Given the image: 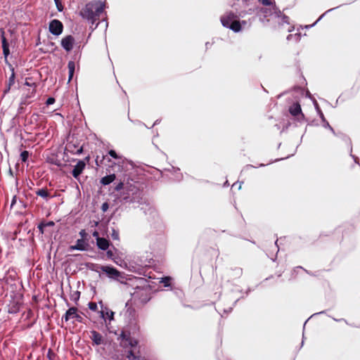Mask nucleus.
<instances>
[{"label":"nucleus","instance_id":"f257e3e1","mask_svg":"<svg viewBox=\"0 0 360 360\" xmlns=\"http://www.w3.org/2000/svg\"><path fill=\"white\" fill-rule=\"evenodd\" d=\"M105 4L101 1L93 0L87 3L79 11L82 18L91 24L90 28L94 30L100 23L101 15L103 14Z\"/></svg>","mask_w":360,"mask_h":360},{"label":"nucleus","instance_id":"f03ea898","mask_svg":"<svg viewBox=\"0 0 360 360\" xmlns=\"http://www.w3.org/2000/svg\"><path fill=\"white\" fill-rule=\"evenodd\" d=\"M132 296L136 305H144L151 299L150 292L144 288H136Z\"/></svg>","mask_w":360,"mask_h":360},{"label":"nucleus","instance_id":"7ed1b4c3","mask_svg":"<svg viewBox=\"0 0 360 360\" xmlns=\"http://www.w3.org/2000/svg\"><path fill=\"white\" fill-rule=\"evenodd\" d=\"M101 269L103 272L105 273L110 278L117 279L121 276V273L115 267L110 266H96V269H93L96 271Z\"/></svg>","mask_w":360,"mask_h":360},{"label":"nucleus","instance_id":"20e7f679","mask_svg":"<svg viewBox=\"0 0 360 360\" xmlns=\"http://www.w3.org/2000/svg\"><path fill=\"white\" fill-rule=\"evenodd\" d=\"M65 150L72 154H81L83 151V147L80 146V143L77 139L72 138V139L67 143Z\"/></svg>","mask_w":360,"mask_h":360},{"label":"nucleus","instance_id":"39448f33","mask_svg":"<svg viewBox=\"0 0 360 360\" xmlns=\"http://www.w3.org/2000/svg\"><path fill=\"white\" fill-rule=\"evenodd\" d=\"M77 311L78 309L77 307H70L67 310L65 315L62 317V319H64L65 321H68L71 319H75L79 323H83L84 319L77 313Z\"/></svg>","mask_w":360,"mask_h":360},{"label":"nucleus","instance_id":"423d86ee","mask_svg":"<svg viewBox=\"0 0 360 360\" xmlns=\"http://www.w3.org/2000/svg\"><path fill=\"white\" fill-rule=\"evenodd\" d=\"M278 29L287 32H292L294 26L290 24L289 17L286 15L278 16Z\"/></svg>","mask_w":360,"mask_h":360},{"label":"nucleus","instance_id":"0eeeda50","mask_svg":"<svg viewBox=\"0 0 360 360\" xmlns=\"http://www.w3.org/2000/svg\"><path fill=\"white\" fill-rule=\"evenodd\" d=\"M49 32L53 35H59L63 32V25L57 19L52 20L49 26Z\"/></svg>","mask_w":360,"mask_h":360},{"label":"nucleus","instance_id":"6e6552de","mask_svg":"<svg viewBox=\"0 0 360 360\" xmlns=\"http://www.w3.org/2000/svg\"><path fill=\"white\" fill-rule=\"evenodd\" d=\"M75 41V38L72 35H68L62 39L61 46L66 51L69 52L73 49Z\"/></svg>","mask_w":360,"mask_h":360},{"label":"nucleus","instance_id":"1a4fd4ad","mask_svg":"<svg viewBox=\"0 0 360 360\" xmlns=\"http://www.w3.org/2000/svg\"><path fill=\"white\" fill-rule=\"evenodd\" d=\"M85 169V161L79 160L72 171V175L74 178L77 179Z\"/></svg>","mask_w":360,"mask_h":360},{"label":"nucleus","instance_id":"9d476101","mask_svg":"<svg viewBox=\"0 0 360 360\" xmlns=\"http://www.w3.org/2000/svg\"><path fill=\"white\" fill-rule=\"evenodd\" d=\"M290 113L294 117H304V114L302 112L301 105L299 103H294L289 108ZM300 119V117H297Z\"/></svg>","mask_w":360,"mask_h":360},{"label":"nucleus","instance_id":"9b49d317","mask_svg":"<svg viewBox=\"0 0 360 360\" xmlns=\"http://www.w3.org/2000/svg\"><path fill=\"white\" fill-rule=\"evenodd\" d=\"M237 16L233 13L229 12L221 17V22L225 27H229L231 22L235 20Z\"/></svg>","mask_w":360,"mask_h":360},{"label":"nucleus","instance_id":"f8f14e48","mask_svg":"<svg viewBox=\"0 0 360 360\" xmlns=\"http://www.w3.org/2000/svg\"><path fill=\"white\" fill-rule=\"evenodd\" d=\"M90 333L91 335L89 338L92 340L94 345H100L103 342V336L98 332L91 330Z\"/></svg>","mask_w":360,"mask_h":360},{"label":"nucleus","instance_id":"ddd939ff","mask_svg":"<svg viewBox=\"0 0 360 360\" xmlns=\"http://www.w3.org/2000/svg\"><path fill=\"white\" fill-rule=\"evenodd\" d=\"M88 241L84 240V239H78L76 241V244L75 245H72L70 247L71 250H86L87 249Z\"/></svg>","mask_w":360,"mask_h":360},{"label":"nucleus","instance_id":"4468645a","mask_svg":"<svg viewBox=\"0 0 360 360\" xmlns=\"http://www.w3.org/2000/svg\"><path fill=\"white\" fill-rule=\"evenodd\" d=\"M100 316L106 321V319H109V321L114 319V312L110 310L108 308L105 307L104 309H102L99 311Z\"/></svg>","mask_w":360,"mask_h":360},{"label":"nucleus","instance_id":"2eb2a0df","mask_svg":"<svg viewBox=\"0 0 360 360\" xmlns=\"http://www.w3.org/2000/svg\"><path fill=\"white\" fill-rule=\"evenodd\" d=\"M35 194L37 196H40L42 198L45 199L46 200H48L49 198H51L53 197V195H51L49 193L47 188H42L41 189H38L35 191Z\"/></svg>","mask_w":360,"mask_h":360},{"label":"nucleus","instance_id":"dca6fc26","mask_svg":"<svg viewBox=\"0 0 360 360\" xmlns=\"http://www.w3.org/2000/svg\"><path fill=\"white\" fill-rule=\"evenodd\" d=\"M96 245L98 249L106 250L110 246V242L105 238H97Z\"/></svg>","mask_w":360,"mask_h":360},{"label":"nucleus","instance_id":"f3484780","mask_svg":"<svg viewBox=\"0 0 360 360\" xmlns=\"http://www.w3.org/2000/svg\"><path fill=\"white\" fill-rule=\"evenodd\" d=\"M11 75L8 79L7 87L4 91L5 94L8 93L10 91L11 86H13L15 83V76L14 68L11 66Z\"/></svg>","mask_w":360,"mask_h":360},{"label":"nucleus","instance_id":"a211bd4d","mask_svg":"<svg viewBox=\"0 0 360 360\" xmlns=\"http://www.w3.org/2000/svg\"><path fill=\"white\" fill-rule=\"evenodd\" d=\"M243 274V269L240 267H235L230 271V277L233 279L240 278Z\"/></svg>","mask_w":360,"mask_h":360},{"label":"nucleus","instance_id":"6ab92c4d","mask_svg":"<svg viewBox=\"0 0 360 360\" xmlns=\"http://www.w3.org/2000/svg\"><path fill=\"white\" fill-rule=\"evenodd\" d=\"M115 179H116V176H115V174L107 175V176H103V178H101V183L103 185H105H105H109L112 181H114Z\"/></svg>","mask_w":360,"mask_h":360},{"label":"nucleus","instance_id":"aec40b11","mask_svg":"<svg viewBox=\"0 0 360 360\" xmlns=\"http://www.w3.org/2000/svg\"><path fill=\"white\" fill-rule=\"evenodd\" d=\"M228 28L231 29L235 32H238L241 30V23L239 20L235 19L231 22Z\"/></svg>","mask_w":360,"mask_h":360},{"label":"nucleus","instance_id":"412c9836","mask_svg":"<svg viewBox=\"0 0 360 360\" xmlns=\"http://www.w3.org/2000/svg\"><path fill=\"white\" fill-rule=\"evenodd\" d=\"M68 68L69 70V79L68 81L70 82L74 75L75 70V63L74 61H69L68 64Z\"/></svg>","mask_w":360,"mask_h":360},{"label":"nucleus","instance_id":"4be33fe9","mask_svg":"<svg viewBox=\"0 0 360 360\" xmlns=\"http://www.w3.org/2000/svg\"><path fill=\"white\" fill-rule=\"evenodd\" d=\"M260 12L263 14L264 18L270 16L273 13V11L271 8H262L260 9Z\"/></svg>","mask_w":360,"mask_h":360},{"label":"nucleus","instance_id":"5701e85b","mask_svg":"<svg viewBox=\"0 0 360 360\" xmlns=\"http://www.w3.org/2000/svg\"><path fill=\"white\" fill-rule=\"evenodd\" d=\"M80 297V292L79 291H75L73 293L70 295V299L71 300L77 302Z\"/></svg>","mask_w":360,"mask_h":360},{"label":"nucleus","instance_id":"b1692460","mask_svg":"<svg viewBox=\"0 0 360 360\" xmlns=\"http://www.w3.org/2000/svg\"><path fill=\"white\" fill-rule=\"evenodd\" d=\"M110 236H111V238H112V240H119V239H120L119 231L115 230V229H112V232L110 233Z\"/></svg>","mask_w":360,"mask_h":360},{"label":"nucleus","instance_id":"393cba45","mask_svg":"<svg viewBox=\"0 0 360 360\" xmlns=\"http://www.w3.org/2000/svg\"><path fill=\"white\" fill-rule=\"evenodd\" d=\"M1 42H2V49L8 48L9 47L8 43L4 36V32H1Z\"/></svg>","mask_w":360,"mask_h":360},{"label":"nucleus","instance_id":"a878e982","mask_svg":"<svg viewBox=\"0 0 360 360\" xmlns=\"http://www.w3.org/2000/svg\"><path fill=\"white\" fill-rule=\"evenodd\" d=\"M29 158V152L27 150H23L20 153V159L22 162H25Z\"/></svg>","mask_w":360,"mask_h":360},{"label":"nucleus","instance_id":"bb28decb","mask_svg":"<svg viewBox=\"0 0 360 360\" xmlns=\"http://www.w3.org/2000/svg\"><path fill=\"white\" fill-rule=\"evenodd\" d=\"M79 234L81 236L80 239H84L86 241H89V235H88V233L86 232V231L84 229H82L79 231Z\"/></svg>","mask_w":360,"mask_h":360},{"label":"nucleus","instance_id":"cd10ccee","mask_svg":"<svg viewBox=\"0 0 360 360\" xmlns=\"http://www.w3.org/2000/svg\"><path fill=\"white\" fill-rule=\"evenodd\" d=\"M170 277H164L162 278L161 283H162L165 287H168L170 285Z\"/></svg>","mask_w":360,"mask_h":360},{"label":"nucleus","instance_id":"c85d7f7f","mask_svg":"<svg viewBox=\"0 0 360 360\" xmlns=\"http://www.w3.org/2000/svg\"><path fill=\"white\" fill-rule=\"evenodd\" d=\"M28 78L26 79V81H25V84L26 86H31V87H33V89H32V94L34 93L35 92V88L37 86L36 84L35 83H30L29 81H28Z\"/></svg>","mask_w":360,"mask_h":360},{"label":"nucleus","instance_id":"c756f323","mask_svg":"<svg viewBox=\"0 0 360 360\" xmlns=\"http://www.w3.org/2000/svg\"><path fill=\"white\" fill-rule=\"evenodd\" d=\"M108 154L114 159H120V157L117 154L115 150H110L108 151Z\"/></svg>","mask_w":360,"mask_h":360},{"label":"nucleus","instance_id":"7c9ffc66","mask_svg":"<svg viewBox=\"0 0 360 360\" xmlns=\"http://www.w3.org/2000/svg\"><path fill=\"white\" fill-rule=\"evenodd\" d=\"M89 308L92 311H96L98 309L97 304L94 302H91L88 304Z\"/></svg>","mask_w":360,"mask_h":360},{"label":"nucleus","instance_id":"2f4dec72","mask_svg":"<svg viewBox=\"0 0 360 360\" xmlns=\"http://www.w3.org/2000/svg\"><path fill=\"white\" fill-rule=\"evenodd\" d=\"M56 7L59 11H62L63 10V6L61 4L60 0H54Z\"/></svg>","mask_w":360,"mask_h":360},{"label":"nucleus","instance_id":"473e14b6","mask_svg":"<svg viewBox=\"0 0 360 360\" xmlns=\"http://www.w3.org/2000/svg\"><path fill=\"white\" fill-rule=\"evenodd\" d=\"M127 357L129 359V360H134L135 359L136 357V356L134 355V353L132 350H129L127 353Z\"/></svg>","mask_w":360,"mask_h":360},{"label":"nucleus","instance_id":"72a5a7b5","mask_svg":"<svg viewBox=\"0 0 360 360\" xmlns=\"http://www.w3.org/2000/svg\"><path fill=\"white\" fill-rule=\"evenodd\" d=\"M128 340H129V344L131 347H135L138 344V342L136 340L129 338Z\"/></svg>","mask_w":360,"mask_h":360},{"label":"nucleus","instance_id":"f704fd0d","mask_svg":"<svg viewBox=\"0 0 360 360\" xmlns=\"http://www.w3.org/2000/svg\"><path fill=\"white\" fill-rule=\"evenodd\" d=\"M122 188H124V184L122 182H120L115 188L116 191H120Z\"/></svg>","mask_w":360,"mask_h":360},{"label":"nucleus","instance_id":"c9c22d12","mask_svg":"<svg viewBox=\"0 0 360 360\" xmlns=\"http://www.w3.org/2000/svg\"><path fill=\"white\" fill-rule=\"evenodd\" d=\"M109 208V205L108 202H104L101 205V210L103 212H106Z\"/></svg>","mask_w":360,"mask_h":360},{"label":"nucleus","instance_id":"e433bc0d","mask_svg":"<svg viewBox=\"0 0 360 360\" xmlns=\"http://www.w3.org/2000/svg\"><path fill=\"white\" fill-rule=\"evenodd\" d=\"M259 2L264 6H271V2L270 0H259Z\"/></svg>","mask_w":360,"mask_h":360},{"label":"nucleus","instance_id":"4c0bfd02","mask_svg":"<svg viewBox=\"0 0 360 360\" xmlns=\"http://www.w3.org/2000/svg\"><path fill=\"white\" fill-rule=\"evenodd\" d=\"M3 53L4 57L6 58L10 54L9 47L3 49Z\"/></svg>","mask_w":360,"mask_h":360},{"label":"nucleus","instance_id":"58836bf2","mask_svg":"<svg viewBox=\"0 0 360 360\" xmlns=\"http://www.w3.org/2000/svg\"><path fill=\"white\" fill-rule=\"evenodd\" d=\"M54 103H55V98H52V97L49 98L46 102V105H48L53 104Z\"/></svg>","mask_w":360,"mask_h":360},{"label":"nucleus","instance_id":"ea45409f","mask_svg":"<svg viewBox=\"0 0 360 360\" xmlns=\"http://www.w3.org/2000/svg\"><path fill=\"white\" fill-rule=\"evenodd\" d=\"M105 159V156H103L102 157V159L99 161L98 160V156L96 157V164L97 166H101V165L102 164V162L103 161V160Z\"/></svg>","mask_w":360,"mask_h":360},{"label":"nucleus","instance_id":"a19ab883","mask_svg":"<svg viewBox=\"0 0 360 360\" xmlns=\"http://www.w3.org/2000/svg\"><path fill=\"white\" fill-rule=\"evenodd\" d=\"M92 236L96 238V239L97 240V238H101V237H99V233L97 231H95L93 232L92 233Z\"/></svg>","mask_w":360,"mask_h":360},{"label":"nucleus","instance_id":"79ce46f5","mask_svg":"<svg viewBox=\"0 0 360 360\" xmlns=\"http://www.w3.org/2000/svg\"><path fill=\"white\" fill-rule=\"evenodd\" d=\"M113 255H113V252H112V250H108L107 251V256H108V257L112 258L113 257Z\"/></svg>","mask_w":360,"mask_h":360},{"label":"nucleus","instance_id":"37998d69","mask_svg":"<svg viewBox=\"0 0 360 360\" xmlns=\"http://www.w3.org/2000/svg\"><path fill=\"white\" fill-rule=\"evenodd\" d=\"M120 337L124 339V340H128L129 338H127V335L125 334L124 332H122V333L120 334Z\"/></svg>","mask_w":360,"mask_h":360},{"label":"nucleus","instance_id":"c03bdc74","mask_svg":"<svg viewBox=\"0 0 360 360\" xmlns=\"http://www.w3.org/2000/svg\"><path fill=\"white\" fill-rule=\"evenodd\" d=\"M129 191L132 193V194H134L135 191H136V188L135 186H130Z\"/></svg>","mask_w":360,"mask_h":360},{"label":"nucleus","instance_id":"a18cd8bd","mask_svg":"<svg viewBox=\"0 0 360 360\" xmlns=\"http://www.w3.org/2000/svg\"><path fill=\"white\" fill-rule=\"evenodd\" d=\"M90 159H91L90 156H89V155H88V156H86V157L83 160H84V161H85V164H86V163H89V162Z\"/></svg>","mask_w":360,"mask_h":360},{"label":"nucleus","instance_id":"49530a36","mask_svg":"<svg viewBox=\"0 0 360 360\" xmlns=\"http://www.w3.org/2000/svg\"><path fill=\"white\" fill-rule=\"evenodd\" d=\"M45 225H44L43 224H41L39 225L38 228L39 230H41V231L43 233V227Z\"/></svg>","mask_w":360,"mask_h":360},{"label":"nucleus","instance_id":"de8ad7c7","mask_svg":"<svg viewBox=\"0 0 360 360\" xmlns=\"http://www.w3.org/2000/svg\"><path fill=\"white\" fill-rule=\"evenodd\" d=\"M47 225H49V226L53 225V221H50V222L48 223Z\"/></svg>","mask_w":360,"mask_h":360},{"label":"nucleus","instance_id":"09e8293b","mask_svg":"<svg viewBox=\"0 0 360 360\" xmlns=\"http://www.w3.org/2000/svg\"><path fill=\"white\" fill-rule=\"evenodd\" d=\"M240 23H241V25H245V24H246V21L243 20Z\"/></svg>","mask_w":360,"mask_h":360},{"label":"nucleus","instance_id":"8fccbe9b","mask_svg":"<svg viewBox=\"0 0 360 360\" xmlns=\"http://www.w3.org/2000/svg\"><path fill=\"white\" fill-rule=\"evenodd\" d=\"M327 125L329 127V128L330 129V130H331V131H333V128L329 125V124H328V123H327Z\"/></svg>","mask_w":360,"mask_h":360},{"label":"nucleus","instance_id":"3c124183","mask_svg":"<svg viewBox=\"0 0 360 360\" xmlns=\"http://www.w3.org/2000/svg\"><path fill=\"white\" fill-rule=\"evenodd\" d=\"M292 37V35H291V34H289V35L287 37V39H288V40H290V37Z\"/></svg>","mask_w":360,"mask_h":360},{"label":"nucleus","instance_id":"603ef678","mask_svg":"<svg viewBox=\"0 0 360 360\" xmlns=\"http://www.w3.org/2000/svg\"><path fill=\"white\" fill-rule=\"evenodd\" d=\"M128 198H129V196H124V200H127V199H128Z\"/></svg>","mask_w":360,"mask_h":360}]
</instances>
